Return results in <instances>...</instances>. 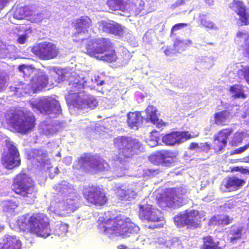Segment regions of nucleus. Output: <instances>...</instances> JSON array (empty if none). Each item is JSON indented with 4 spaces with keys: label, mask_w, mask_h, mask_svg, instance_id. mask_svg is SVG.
<instances>
[{
    "label": "nucleus",
    "mask_w": 249,
    "mask_h": 249,
    "mask_svg": "<svg viewBox=\"0 0 249 249\" xmlns=\"http://www.w3.org/2000/svg\"><path fill=\"white\" fill-rule=\"evenodd\" d=\"M91 26V20L88 17H81L78 18L75 23L76 31L73 36V41L78 42L81 40V45L85 47L87 53L91 56L107 62L117 60V62L120 63L118 66L126 64L128 62L127 59H124L122 63H120V59L117 58L109 39H91L83 36L84 35L88 34V29Z\"/></svg>",
    "instance_id": "1"
},
{
    "label": "nucleus",
    "mask_w": 249,
    "mask_h": 249,
    "mask_svg": "<svg viewBox=\"0 0 249 249\" xmlns=\"http://www.w3.org/2000/svg\"><path fill=\"white\" fill-rule=\"evenodd\" d=\"M17 223L22 231L46 238L51 234L49 219L41 213H27L18 217Z\"/></svg>",
    "instance_id": "2"
},
{
    "label": "nucleus",
    "mask_w": 249,
    "mask_h": 249,
    "mask_svg": "<svg viewBox=\"0 0 249 249\" xmlns=\"http://www.w3.org/2000/svg\"><path fill=\"white\" fill-rule=\"evenodd\" d=\"M84 79H73L69 82V87L67 88L68 94L65 99L68 105L78 109L87 108L91 109L95 107L98 102L95 97L87 94L83 89L85 88Z\"/></svg>",
    "instance_id": "3"
},
{
    "label": "nucleus",
    "mask_w": 249,
    "mask_h": 249,
    "mask_svg": "<svg viewBox=\"0 0 249 249\" xmlns=\"http://www.w3.org/2000/svg\"><path fill=\"white\" fill-rule=\"evenodd\" d=\"M12 190L29 202L34 201L36 192L35 182L28 174L22 171L17 174L13 179Z\"/></svg>",
    "instance_id": "4"
},
{
    "label": "nucleus",
    "mask_w": 249,
    "mask_h": 249,
    "mask_svg": "<svg viewBox=\"0 0 249 249\" xmlns=\"http://www.w3.org/2000/svg\"><path fill=\"white\" fill-rule=\"evenodd\" d=\"M113 144L118 151V159L121 160L131 158L143 150L142 142L131 137L118 136L114 139Z\"/></svg>",
    "instance_id": "5"
},
{
    "label": "nucleus",
    "mask_w": 249,
    "mask_h": 249,
    "mask_svg": "<svg viewBox=\"0 0 249 249\" xmlns=\"http://www.w3.org/2000/svg\"><path fill=\"white\" fill-rule=\"evenodd\" d=\"M135 225L131 222L128 218L119 214L115 218H108L100 222L98 226V229L102 231H115L120 235H126L132 233Z\"/></svg>",
    "instance_id": "6"
},
{
    "label": "nucleus",
    "mask_w": 249,
    "mask_h": 249,
    "mask_svg": "<svg viewBox=\"0 0 249 249\" xmlns=\"http://www.w3.org/2000/svg\"><path fill=\"white\" fill-rule=\"evenodd\" d=\"M7 151L2 154L0 161L4 167L7 170H12L21 164L20 154L14 142L9 140H5Z\"/></svg>",
    "instance_id": "7"
},
{
    "label": "nucleus",
    "mask_w": 249,
    "mask_h": 249,
    "mask_svg": "<svg viewBox=\"0 0 249 249\" xmlns=\"http://www.w3.org/2000/svg\"><path fill=\"white\" fill-rule=\"evenodd\" d=\"M183 195L180 188H168L158 198V203L161 207H178L181 205Z\"/></svg>",
    "instance_id": "8"
},
{
    "label": "nucleus",
    "mask_w": 249,
    "mask_h": 249,
    "mask_svg": "<svg viewBox=\"0 0 249 249\" xmlns=\"http://www.w3.org/2000/svg\"><path fill=\"white\" fill-rule=\"evenodd\" d=\"M201 216L198 211L192 210L179 213L174 217V222L178 227L186 226L187 229H196L201 226Z\"/></svg>",
    "instance_id": "9"
},
{
    "label": "nucleus",
    "mask_w": 249,
    "mask_h": 249,
    "mask_svg": "<svg viewBox=\"0 0 249 249\" xmlns=\"http://www.w3.org/2000/svg\"><path fill=\"white\" fill-rule=\"evenodd\" d=\"M82 195L88 203L95 206H102L108 200L104 189L97 185H92L85 187Z\"/></svg>",
    "instance_id": "10"
},
{
    "label": "nucleus",
    "mask_w": 249,
    "mask_h": 249,
    "mask_svg": "<svg viewBox=\"0 0 249 249\" xmlns=\"http://www.w3.org/2000/svg\"><path fill=\"white\" fill-rule=\"evenodd\" d=\"M33 107L45 115L59 114L61 113L59 101L52 97L42 98L36 104L33 105Z\"/></svg>",
    "instance_id": "11"
},
{
    "label": "nucleus",
    "mask_w": 249,
    "mask_h": 249,
    "mask_svg": "<svg viewBox=\"0 0 249 249\" xmlns=\"http://www.w3.org/2000/svg\"><path fill=\"white\" fill-rule=\"evenodd\" d=\"M32 52L39 58L43 60H49L56 57L58 53L56 46L49 42L40 43L37 46L32 49Z\"/></svg>",
    "instance_id": "12"
},
{
    "label": "nucleus",
    "mask_w": 249,
    "mask_h": 249,
    "mask_svg": "<svg viewBox=\"0 0 249 249\" xmlns=\"http://www.w3.org/2000/svg\"><path fill=\"white\" fill-rule=\"evenodd\" d=\"M233 129L231 127H226L219 130L213 137L212 148L216 153L224 150L227 146L228 141L233 133Z\"/></svg>",
    "instance_id": "13"
},
{
    "label": "nucleus",
    "mask_w": 249,
    "mask_h": 249,
    "mask_svg": "<svg viewBox=\"0 0 249 249\" xmlns=\"http://www.w3.org/2000/svg\"><path fill=\"white\" fill-rule=\"evenodd\" d=\"M192 136L188 131H175L166 133L162 137V142L167 145L179 144L190 139Z\"/></svg>",
    "instance_id": "14"
},
{
    "label": "nucleus",
    "mask_w": 249,
    "mask_h": 249,
    "mask_svg": "<svg viewBox=\"0 0 249 249\" xmlns=\"http://www.w3.org/2000/svg\"><path fill=\"white\" fill-rule=\"evenodd\" d=\"M98 27L100 31L121 36L124 33V27L111 20H102L98 21Z\"/></svg>",
    "instance_id": "15"
},
{
    "label": "nucleus",
    "mask_w": 249,
    "mask_h": 249,
    "mask_svg": "<svg viewBox=\"0 0 249 249\" xmlns=\"http://www.w3.org/2000/svg\"><path fill=\"white\" fill-rule=\"evenodd\" d=\"M175 158L176 156L173 152L162 150L151 155L150 160L156 165L161 164L166 166H169L174 162Z\"/></svg>",
    "instance_id": "16"
},
{
    "label": "nucleus",
    "mask_w": 249,
    "mask_h": 249,
    "mask_svg": "<svg viewBox=\"0 0 249 249\" xmlns=\"http://www.w3.org/2000/svg\"><path fill=\"white\" fill-rule=\"evenodd\" d=\"M139 208V216L141 219L154 222L161 220L160 212L158 210L154 209L151 205L147 203L140 204Z\"/></svg>",
    "instance_id": "17"
},
{
    "label": "nucleus",
    "mask_w": 249,
    "mask_h": 249,
    "mask_svg": "<svg viewBox=\"0 0 249 249\" xmlns=\"http://www.w3.org/2000/svg\"><path fill=\"white\" fill-rule=\"evenodd\" d=\"M48 156L47 151L42 149H32L26 152L28 160L36 162L42 166H44L46 162L50 161Z\"/></svg>",
    "instance_id": "18"
},
{
    "label": "nucleus",
    "mask_w": 249,
    "mask_h": 249,
    "mask_svg": "<svg viewBox=\"0 0 249 249\" xmlns=\"http://www.w3.org/2000/svg\"><path fill=\"white\" fill-rule=\"evenodd\" d=\"M230 8L234 11L239 16V19L243 24H249V14L243 2L238 0H233L230 4Z\"/></svg>",
    "instance_id": "19"
},
{
    "label": "nucleus",
    "mask_w": 249,
    "mask_h": 249,
    "mask_svg": "<svg viewBox=\"0 0 249 249\" xmlns=\"http://www.w3.org/2000/svg\"><path fill=\"white\" fill-rule=\"evenodd\" d=\"M24 113L19 110L8 109L6 115L7 123L17 131L22 117H24Z\"/></svg>",
    "instance_id": "20"
},
{
    "label": "nucleus",
    "mask_w": 249,
    "mask_h": 249,
    "mask_svg": "<svg viewBox=\"0 0 249 249\" xmlns=\"http://www.w3.org/2000/svg\"><path fill=\"white\" fill-rule=\"evenodd\" d=\"M21 245L16 236L5 235L0 241V249H21Z\"/></svg>",
    "instance_id": "21"
},
{
    "label": "nucleus",
    "mask_w": 249,
    "mask_h": 249,
    "mask_svg": "<svg viewBox=\"0 0 249 249\" xmlns=\"http://www.w3.org/2000/svg\"><path fill=\"white\" fill-rule=\"evenodd\" d=\"M36 125V119L35 116L31 114L28 115L24 113L21 123L18 128L17 131L23 134H26L32 130Z\"/></svg>",
    "instance_id": "22"
},
{
    "label": "nucleus",
    "mask_w": 249,
    "mask_h": 249,
    "mask_svg": "<svg viewBox=\"0 0 249 249\" xmlns=\"http://www.w3.org/2000/svg\"><path fill=\"white\" fill-rule=\"evenodd\" d=\"M90 163V154L84 153L73 164V169L83 172H90L89 164Z\"/></svg>",
    "instance_id": "23"
},
{
    "label": "nucleus",
    "mask_w": 249,
    "mask_h": 249,
    "mask_svg": "<svg viewBox=\"0 0 249 249\" xmlns=\"http://www.w3.org/2000/svg\"><path fill=\"white\" fill-rule=\"evenodd\" d=\"M233 218L227 214H217L213 216L209 220L210 226L224 227L231 224Z\"/></svg>",
    "instance_id": "24"
},
{
    "label": "nucleus",
    "mask_w": 249,
    "mask_h": 249,
    "mask_svg": "<svg viewBox=\"0 0 249 249\" xmlns=\"http://www.w3.org/2000/svg\"><path fill=\"white\" fill-rule=\"evenodd\" d=\"M144 2L138 0H129L124 8L130 14L137 15L139 14L144 9Z\"/></svg>",
    "instance_id": "25"
},
{
    "label": "nucleus",
    "mask_w": 249,
    "mask_h": 249,
    "mask_svg": "<svg viewBox=\"0 0 249 249\" xmlns=\"http://www.w3.org/2000/svg\"><path fill=\"white\" fill-rule=\"evenodd\" d=\"M231 118V112L228 110L216 112L213 114L214 124L217 125L225 126Z\"/></svg>",
    "instance_id": "26"
},
{
    "label": "nucleus",
    "mask_w": 249,
    "mask_h": 249,
    "mask_svg": "<svg viewBox=\"0 0 249 249\" xmlns=\"http://www.w3.org/2000/svg\"><path fill=\"white\" fill-rule=\"evenodd\" d=\"M234 67L238 68L236 71H229L228 76L229 78H233L238 76V78H249V66H244L240 63L234 64Z\"/></svg>",
    "instance_id": "27"
},
{
    "label": "nucleus",
    "mask_w": 249,
    "mask_h": 249,
    "mask_svg": "<svg viewBox=\"0 0 249 249\" xmlns=\"http://www.w3.org/2000/svg\"><path fill=\"white\" fill-rule=\"evenodd\" d=\"M17 48L14 45L3 44L0 42V58H16Z\"/></svg>",
    "instance_id": "28"
},
{
    "label": "nucleus",
    "mask_w": 249,
    "mask_h": 249,
    "mask_svg": "<svg viewBox=\"0 0 249 249\" xmlns=\"http://www.w3.org/2000/svg\"><path fill=\"white\" fill-rule=\"evenodd\" d=\"M142 122V117L141 112H129L127 113L126 123L131 128L138 127Z\"/></svg>",
    "instance_id": "29"
},
{
    "label": "nucleus",
    "mask_w": 249,
    "mask_h": 249,
    "mask_svg": "<svg viewBox=\"0 0 249 249\" xmlns=\"http://www.w3.org/2000/svg\"><path fill=\"white\" fill-rule=\"evenodd\" d=\"M146 117L156 127L160 128L165 126V123L160 120L157 115L156 110L153 106H149L145 110Z\"/></svg>",
    "instance_id": "30"
},
{
    "label": "nucleus",
    "mask_w": 249,
    "mask_h": 249,
    "mask_svg": "<svg viewBox=\"0 0 249 249\" xmlns=\"http://www.w3.org/2000/svg\"><path fill=\"white\" fill-rule=\"evenodd\" d=\"M31 11L29 10L27 7H21L16 9L13 14V18H11L10 20L12 23L15 24H18L17 21L27 19L30 15Z\"/></svg>",
    "instance_id": "31"
},
{
    "label": "nucleus",
    "mask_w": 249,
    "mask_h": 249,
    "mask_svg": "<svg viewBox=\"0 0 249 249\" xmlns=\"http://www.w3.org/2000/svg\"><path fill=\"white\" fill-rule=\"evenodd\" d=\"M18 206V202L13 200H7L2 204V211L7 216L15 215L17 213L16 210Z\"/></svg>",
    "instance_id": "32"
},
{
    "label": "nucleus",
    "mask_w": 249,
    "mask_h": 249,
    "mask_svg": "<svg viewBox=\"0 0 249 249\" xmlns=\"http://www.w3.org/2000/svg\"><path fill=\"white\" fill-rule=\"evenodd\" d=\"M52 73L58 75V78H76L75 72L70 68L54 67L51 70Z\"/></svg>",
    "instance_id": "33"
},
{
    "label": "nucleus",
    "mask_w": 249,
    "mask_h": 249,
    "mask_svg": "<svg viewBox=\"0 0 249 249\" xmlns=\"http://www.w3.org/2000/svg\"><path fill=\"white\" fill-rule=\"evenodd\" d=\"M245 183V181L244 179L231 176L227 178L225 186L230 191H234L238 189Z\"/></svg>",
    "instance_id": "34"
},
{
    "label": "nucleus",
    "mask_w": 249,
    "mask_h": 249,
    "mask_svg": "<svg viewBox=\"0 0 249 249\" xmlns=\"http://www.w3.org/2000/svg\"><path fill=\"white\" fill-rule=\"evenodd\" d=\"M202 239L203 244L200 249H223L219 246V242H214L213 238L211 235L204 236Z\"/></svg>",
    "instance_id": "35"
},
{
    "label": "nucleus",
    "mask_w": 249,
    "mask_h": 249,
    "mask_svg": "<svg viewBox=\"0 0 249 249\" xmlns=\"http://www.w3.org/2000/svg\"><path fill=\"white\" fill-rule=\"evenodd\" d=\"M105 164H107L104 160L90 155V163L89 164L90 171L97 172L103 171L106 169Z\"/></svg>",
    "instance_id": "36"
},
{
    "label": "nucleus",
    "mask_w": 249,
    "mask_h": 249,
    "mask_svg": "<svg viewBox=\"0 0 249 249\" xmlns=\"http://www.w3.org/2000/svg\"><path fill=\"white\" fill-rule=\"evenodd\" d=\"M229 91L233 93L232 95L233 99L247 98V95L245 93L243 87L241 85L235 84L231 86Z\"/></svg>",
    "instance_id": "37"
},
{
    "label": "nucleus",
    "mask_w": 249,
    "mask_h": 249,
    "mask_svg": "<svg viewBox=\"0 0 249 249\" xmlns=\"http://www.w3.org/2000/svg\"><path fill=\"white\" fill-rule=\"evenodd\" d=\"M53 189L57 192V195L59 196H65L70 194L71 189L69 183L65 181L55 185Z\"/></svg>",
    "instance_id": "38"
},
{
    "label": "nucleus",
    "mask_w": 249,
    "mask_h": 249,
    "mask_svg": "<svg viewBox=\"0 0 249 249\" xmlns=\"http://www.w3.org/2000/svg\"><path fill=\"white\" fill-rule=\"evenodd\" d=\"M235 41L245 43L244 54L246 57L249 58V35L239 32L237 34Z\"/></svg>",
    "instance_id": "39"
},
{
    "label": "nucleus",
    "mask_w": 249,
    "mask_h": 249,
    "mask_svg": "<svg viewBox=\"0 0 249 249\" xmlns=\"http://www.w3.org/2000/svg\"><path fill=\"white\" fill-rule=\"evenodd\" d=\"M47 84L48 79H31L30 86L33 92H36L46 87Z\"/></svg>",
    "instance_id": "40"
},
{
    "label": "nucleus",
    "mask_w": 249,
    "mask_h": 249,
    "mask_svg": "<svg viewBox=\"0 0 249 249\" xmlns=\"http://www.w3.org/2000/svg\"><path fill=\"white\" fill-rule=\"evenodd\" d=\"M27 85L22 83H19L17 86L10 87V91L13 92V95L21 96L24 93H27Z\"/></svg>",
    "instance_id": "41"
},
{
    "label": "nucleus",
    "mask_w": 249,
    "mask_h": 249,
    "mask_svg": "<svg viewBox=\"0 0 249 249\" xmlns=\"http://www.w3.org/2000/svg\"><path fill=\"white\" fill-rule=\"evenodd\" d=\"M206 14H200L199 16V20L202 25L209 29L217 30L218 28L216 25L212 21L208 20L206 18Z\"/></svg>",
    "instance_id": "42"
},
{
    "label": "nucleus",
    "mask_w": 249,
    "mask_h": 249,
    "mask_svg": "<svg viewBox=\"0 0 249 249\" xmlns=\"http://www.w3.org/2000/svg\"><path fill=\"white\" fill-rule=\"evenodd\" d=\"M192 44V41L190 40H181L177 39L174 44L173 47L175 51L181 53L185 50L187 44Z\"/></svg>",
    "instance_id": "43"
},
{
    "label": "nucleus",
    "mask_w": 249,
    "mask_h": 249,
    "mask_svg": "<svg viewBox=\"0 0 249 249\" xmlns=\"http://www.w3.org/2000/svg\"><path fill=\"white\" fill-rule=\"evenodd\" d=\"M124 0H108L107 5L110 10L116 11L124 8Z\"/></svg>",
    "instance_id": "44"
},
{
    "label": "nucleus",
    "mask_w": 249,
    "mask_h": 249,
    "mask_svg": "<svg viewBox=\"0 0 249 249\" xmlns=\"http://www.w3.org/2000/svg\"><path fill=\"white\" fill-rule=\"evenodd\" d=\"M243 140V134L241 132L236 131L235 132L230 143L232 146H237L238 144L241 143Z\"/></svg>",
    "instance_id": "45"
},
{
    "label": "nucleus",
    "mask_w": 249,
    "mask_h": 249,
    "mask_svg": "<svg viewBox=\"0 0 249 249\" xmlns=\"http://www.w3.org/2000/svg\"><path fill=\"white\" fill-rule=\"evenodd\" d=\"M129 192V190H125L121 189H118L117 191V197L121 200H128L130 198Z\"/></svg>",
    "instance_id": "46"
},
{
    "label": "nucleus",
    "mask_w": 249,
    "mask_h": 249,
    "mask_svg": "<svg viewBox=\"0 0 249 249\" xmlns=\"http://www.w3.org/2000/svg\"><path fill=\"white\" fill-rule=\"evenodd\" d=\"M242 227H238L235 230H231L230 233L232 235L230 238V241L231 242L240 239L242 237Z\"/></svg>",
    "instance_id": "47"
},
{
    "label": "nucleus",
    "mask_w": 249,
    "mask_h": 249,
    "mask_svg": "<svg viewBox=\"0 0 249 249\" xmlns=\"http://www.w3.org/2000/svg\"><path fill=\"white\" fill-rule=\"evenodd\" d=\"M65 205L67 210L72 212L75 211L79 207L77 201L73 199H67Z\"/></svg>",
    "instance_id": "48"
},
{
    "label": "nucleus",
    "mask_w": 249,
    "mask_h": 249,
    "mask_svg": "<svg viewBox=\"0 0 249 249\" xmlns=\"http://www.w3.org/2000/svg\"><path fill=\"white\" fill-rule=\"evenodd\" d=\"M68 226L65 224H60L56 225L55 229V233L58 235L65 234L68 231Z\"/></svg>",
    "instance_id": "49"
},
{
    "label": "nucleus",
    "mask_w": 249,
    "mask_h": 249,
    "mask_svg": "<svg viewBox=\"0 0 249 249\" xmlns=\"http://www.w3.org/2000/svg\"><path fill=\"white\" fill-rule=\"evenodd\" d=\"M32 29L30 28L28 29H25V32L22 35H18V38L17 41L20 44H23L25 43L27 38L28 37V34L31 33Z\"/></svg>",
    "instance_id": "50"
},
{
    "label": "nucleus",
    "mask_w": 249,
    "mask_h": 249,
    "mask_svg": "<svg viewBox=\"0 0 249 249\" xmlns=\"http://www.w3.org/2000/svg\"><path fill=\"white\" fill-rule=\"evenodd\" d=\"M43 19V16L41 14L37 13V14H32V12L28 16L27 20L31 21L32 22L39 23Z\"/></svg>",
    "instance_id": "51"
},
{
    "label": "nucleus",
    "mask_w": 249,
    "mask_h": 249,
    "mask_svg": "<svg viewBox=\"0 0 249 249\" xmlns=\"http://www.w3.org/2000/svg\"><path fill=\"white\" fill-rule=\"evenodd\" d=\"M182 248L181 241L178 238L174 240L170 246V249H182Z\"/></svg>",
    "instance_id": "52"
},
{
    "label": "nucleus",
    "mask_w": 249,
    "mask_h": 249,
    "mask_svg": "<svg viewBox=\"0 0 249 249\" xmlns=\"http://www.w3.org/2000/svg\"><path fill=\"white\" fill-rule=\"evenodd\" d=\"M160 172L159 169L148 168L144 170V174L147 176H155Z\"/></svg>",
    "instance_id": "53"
},
{
    "label": "nucleus",
    "mask_w": 249,
    "mask_h": 249,
    "mask_svg": "<svg viewBox=\"0 0 249 249\" xmlns=\"http://www.w3.org/2000/svg\"><path fill=\"white\" fill-rule=\"evenodd\" d=\"M188 25V24L184 23H180L176 24L172 27L171 29V34H173L174 31H177L179 29L185 27Z\"/></svg>",
    "instance_id": "54"
},
{
    "label": "nucleus",
    "mask_w": 249,
    "mask_h": 249,
    "mask_svg": "<svg viewBox=\"0 0 249 249\" xmlns=\"http://www.w3.org/2000/svg\"><path fill=\"white\" fill-rule=\"evenodd\" d=\"M199 148L203 151L207 152L211 149L210 145L207 142L201 143L199 145Z\"/></svg>",
    "instance_id": "55"
},
{
    "label": "nucleus",
    "mask_w": 249,
    "mask_h": 249,
    "mask_svg": "<svg viewBox=\"0 0 249 249\" xmlns=\"http://www.w3.org/2000/svg\"><path fill=\"white\" fill-rule=\"evenodd\" d=\"M185 3V0H177L176 2L173 3L171 6V8L172 9H174L177 7L182 5Z\"/></svg>",
    "instance_id": "56"
},
{
    "label": "nucleus",
    "mask_w": 249,
    "mask_h": 249,
    "mask_svg": "<svg viewBox=\"0 0 249 249\" xmlns=\"http://www.w3.org/2000/svg\"><path fill=\"white\" fill-rule=\"evenodd\" d=\"M18 70L20 72H21L25 74L26 71H28L29 69L25 64H23L18 66Z\"/></svg>",
    "instance_id": "57"
},
{
    "label": "nucleus",
    "mask_w": 249,
    "mask_h": 249,
    "mask_svg": "<svg viewBox=\"0 0 249 249\" xmlns=\"http://www.w3.org/2000/svg\"><path fill=\"white\" fill-rule=\"evenodd\" d=\"M9 0H0V11L9 3Z\"/></svg>",
    "instance_id": "58"
},
{
    "label": "nucleus",
    "mask_w": 249,
    "mask_h": 249,
    "mask_svg": "<svg viewBox=\"0 0 249 249\" xmlns=\"http://www.w3.org/2000/svg\"><path fill=\"white\" fill-rule=\"evenodd\" d=\"M91 81L93 83H95L97 86H101L105 83L104 80L99 82L98 79H91Z\"/></svg>",
    "instance_id": "59"
},
{
    "label": "nucleus",
    "mask_w": 249,
    "mask_h": 249,
    "mask_svg": "<svg viewBox=\"0 0 249 249\" xmlns=\"http://www.w3.org/2000/svg\"><path fill=\"white\" fill-rule=\"evenodd\" d=\"M196 148H199V145L197 143L192 142L189 145V149L190 150H193Z\"/></svg>",
    "instance_id": "60"
},
{
    "label": "nucleus",
    "mask_w": 249,
    "mask_h": 249,
    "mask_svg": "<svg viewBox=\"0 0 249 249\" xmlns=\"http://www.w3.org/2000/svg\"><path fill=\"white\" fill-rule=\"evenodd\" d=\"M174 53L172 49H167L164 51V53L166 56H171L172 54Z\"/></svg>",
    "instance_id": "61"
},
{
    "label": "nucleus",
    "mask_w": 249,
    "mask_h": 249,
    "mask_svg": "<svg viewBox=\"0 0 249 249\" xmlns=\"http://www.w3.org/2000/svg\"><path fill=\"white\" fill-rule=\"evenodd\" d=\"M248 145H245L243 147H240L239 148H238L237 149H236V151H237L236 153H242V152H244L246 149H247L248 148Z\"/></svg>",
    "instance_id": "62"
},
{
    "label": "nucleus",
    "mask_w": 249,
    "mask_h": 249,
    "mask_svg": "<svg viewBox=\"0 0 249 249\" xmlns=\"http://www.w3.org/2000/svg\"><path fill=\"white\" fill-rule=\"evenodd\" d=\"M240 172L243 174H249V169L241 166Z\"/></svg>",
    "instance_id": "63"
},
{
    "label": "nucleus",
    "mask_w": 249,
    "mask_h": 249,
    "mask_svg": "<svg viewBox=\"0 0 249 249\" xmlns=\"http://www.w3.org/2000/svg\"><path fill=\"white\" fill-rule=\"evenodd\" d=\"M118 249H136L135 248L130 249L128 247H127L124 245H119L118 247Z\"/></svg>",
    "instance_id": "64"
}]
</instances>
